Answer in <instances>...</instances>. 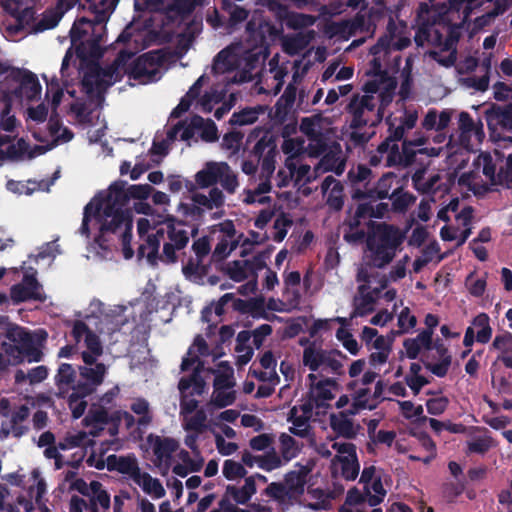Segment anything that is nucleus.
I'll return each mask as SVG.
<instances>
[{
    "mask_svg": "<svg viewBox=\"0 0 512 512\" xmlns=\"http://www.w3.org/2000/svg\"><path fill=\"white\" fill-rule=\"evenodd\" d=\"M152 187L148 184L131 185L127 189L122 183H114L107 190L96 195L85 207L80 234L94 236L97 242L107 233H120L126 259L133 255L129 246L132 220L124 210L129 198L144 200L149 197Z\"/></svg>",
    "mask_w": 512,
    "mask_h": 512,
    "instance_id": "1",
    "label": "nucleus"
},
{
    "mask_svg": "<svg viewBox=\"0 0 512 512\" xmlns=\"http://www.w3.org/2000/svg\"><path fill=\"white\" fill-rule=\"evenodd\" d=\"M134 210L145 215L137 220L139 257L146 258L150 264H155L158 259L168 263L175 262L177 252L185 248L189 242V233L185 225L174 218L152 214V208L146 202L135 203Z\"/></svg>",
    "mask_w": 512,
    "mask_h": 512,
    "instance_id": "2",
    "label": "nucleus"
},
{
    "mask_svg": "<svg viewBox=\"0 0 512 512\" xmlns=\"http://www.w3.org/2000/svg\"><path fill=\"white\" fill-rule=\"evenodd\" d=\"M396 89V81L391 77L379 78L365 85V94L354 98L349 107L353 113L352 126H374L382 120L383 110L392 99Z\"/></svg>",
    "mask_w": 512,
    "mask_h": 512,
    "instance_id": "3",
    "label": "nucleus"
},
{
    "mask_svg": "<svg viewBox=\"0 0 512 512\" xmlns=\"http://www.w3.org/2000/svg\"><path fill=\"white\" fill-rule=\"evenodd\" d=\"M454 177L461 188H466L475 195L482 194L492 186L512 181V154L509 155L506 170L502 173H496V162L490 154L481 153L469 170L460 172L458 168Z\"/></svg>",
    "mask_w": 512,
    "mask_h": 512,
    "instance_id": "4",
    "label": "nucleus"
},
{
    "mask_svg": "<svg viewBox=\"0 0 512 512\" xmlns=\"http://www.w3.org/2000/svg\"><path fill=\"white\" fill-rule=\"evenodd\" d=\"M21 127L11 106L5 104L0 111V162L6 159L22 160L32 158L50 150L53 145L35 146L31 149L24 138H17Z\"/></svg>",
    "mask_w": 512,
    "mask_h": 512,
    "instance_id": "5",
    "label": "nucleus"
},
{
    "mask_svg": "<svg viewBox=\"0 0 512 512\" xmlns=\"http://www.w3.org/2000/svg\"><path fill=\"white\" fill-rule=\"evenodd\" d=\"M256 62V52L243 44H233L217 55L212 70L217 75L228 74L221 82L243 83L251 80Z\"/></svg>",
    "mask_w": 512,
    "mask_h": 512,
    "instance_id": "6",
    "label": "nucleus"
},
{
    "mask_svg": "<svg viewBox=\"0 0 512 512\" xmlns=\"http://www.w3.org/2000/svg\"><path fill=\"white\" fill-rule=\"evenodd\" d=\"M7 337L14 343V347L3 344L6 355L0 354V370L7 365L17 364L24 360L31 363L39 362L42 359L40 342L45 339V336L32 334L19 326H11L7 331Z\"/></svg>",
    "mask_w": 512,
    "mask_h": 512,
    "instance_id": "7",
    "label": "nucleus"
},
{
    "mask_svg": "<svg viewBox=\"0 0 512 512\" xmlns=\"http://www.w3.org/2000/svg\"><path fill=\"white\" fill-rule=\"evenodd\" d=\"M417 120L418 114L413 110L404 111L398 124L388 118L390 137L378 146L376 154L371 157V164L378 165L384 162L385 166L389 167L401 163L402 155L397 141L402 139L407 131L415 127Z\"/></svg>",
    "mask_w": 512,
    "mask_h": 512,
    "instance_id": "8",
    "label": "nucleus"
},
{
    "mask_svg": "<svg viewBox=\"0 0 512 512\" xmlns=\"http://www.w3.org/2000/svg\"><path fill=\"white\" fill-rule=\"evenodd\" d=\"M404 240L403 233L392 226L379 225L367 240V258L376 268H383L396 255Z\"/></svg>",
    "mask_w": 512,
    "mask_h": 512,
    "instance_id": "9",
    "label": "nucleus"
},
{
    "mask_svg": "<svg viewBox=\"0 0 512 512\" xmlns=\"http://www.w3.org/2000/svg\"><path fill=\"white\" fill-rule=\"evenodd\" d=\"M133 53L122 51L114 64L106 69L97 65H90L84 73L82 85L87 94L99 96L109 86L118 81L126 72V59L131 58Z\"/></svg>",
    "mask_w": 512,
    "mask_h": 512,
    "instance_id": "10",
    "label": "nucleus"
},
{
    "mask_svg": "<svg viewBox=\"0 0 512 512\" xmlns=\"http://www.w3.org/2000/svg\"><path fill=\"white\" fill-rule=\"evenodd\" d=\"M212 372L215 378L213 381V392L206 406L208 411L212 407L221 409L230 406L236 400V391L234 389L236 381L230 364L226 361L220 362Z\"/></svg>",
    "mask_w": 512,
    "mask_h": 512,
    "instance_id": "11",
    "label": "nucleus"
},
{
    "mask_svg": "<svg viewBox=\"0 0 512 512\" xmlns=\"http://www.w3.org/2000/svg\"><path fill=\"white\" fill-rule=\"evenodd\" d=\"M408 27L403 23L390 21L387 26V34L382 37L378 43L371 48L373 58L371 60L375 70H380L383 65L384 57L388 51L402 50L410 44Z\"/></svg>",
    "mask_w": 512,
    "mask_h": 512,
    "instance_id": "12",
    "label": "nucleus"
},
{
    "mask_svg": "<svg viewBox=\"0 0 512 512\" xmlns=\"http://www.w3.org/2000/svg\"><path fill=\"white\" fill-rule=\"evenodd\" d=\"M196 183L206 188L219 183L229 194L235 193L239 187L236 173L226 162L209 161L195 175Z\"/></svg>",
    "mask_w": 512,
    "mask_h": 512,
    "instance_id": "13",
    "label": "nucleus"
},
{
    "mask_svg": "<svg viewBox=\"0 0 512 512\" xmlns=\"http://www.w3.org/2000/svg\"><path fill=\"white\" fill-rule=\"evenodd\" d=\"M331 122L321 115L305 117L301 120L300 131L308 138L307 146L310 156H318L325 150L331 134Z\"/></svg>",
    "mask_w": 512,
    "mask_h": 512,
    "instance_id": "14",
    "label": "nucleus"
},
{
    "mask_svg": "<svg viewBox=\"0 0 512 512\" xmlns=\"http://www.w3.org/2000/svg\"><path fill=\"white\" fill-rule=\"evenodd\" d=\"M305 478L299 472H290L283 484L273 482L265 489L268 497L276 500L281 506L288 507L304 492Z\"/></svg>",
    "mask_w": 512,
    "mask_h": 512,
    "instance_id": "15",
    "label": "nucleus"
},
{
    "mask_svg": "<svg viewBox=\"0 0 512 512\" xmlns=\"http://www.w3.org/2000/svg\"><path fill=\"white\" fill-rule=\"evenodd\" d=\"M180 135V140L190 141L198 134L206 142H214L218 139L217 127L211 120H204L199 116H195L189 123H179L168 130L169 139H174Z\"/></svg>",
    "mask_w": 512,
    "mask_h": 512,
    "instance_id": "16",
    "label": "nucleus"
},
{
    "mask_svg": "<svg viewBox=\"0 0 512 512\" xmlns=\"http://www.w3.org/2000/svg\"><path fill=\"white\" fill-rule=\"evenodd\" d=\"M147 443L153 453V464L163 476H166L173 467L174 453L179 448V442L170 437L150 435Z\"/></svg>",
    "mask_w": 512,
    "mask_h": 512,
    "instance_id": "17",
    "label": "nucleus"
},
{
    "mask_svg": "<svg viewBox=\"0 0 512 512\" xmlns=\"http://www.w3.org/2000/svg\"><path fill=\"white\" fill-rule=\"evenodd\" d=\"M307 382L309 401L316 407H326L328 402L334 399L340 391V385L336 379L321 374H308Z\"/></svg>",
    "mask_w": 512,
    "mask_h": 512,
    "instance_id": "18",
    "label": "nucleus"
},
{
    "mask_svg": "<svg viewBox=\"0 0 512 512\" xmlns=\"http://www.w3.org/2000/svg\"><path fill=\"white\" fill-rule=\"evenodd\" d=\"M332 448L336 451L332 461L333 471L340 473L347 480H354L360 470L355 446L352 443L334 441Z\"/></svg>",
    "mask_w": 512,
    "mask_h": 512,
    "instance_id": "19",
    "label": "nucleus"
},
{
    "mask_svg": "<svg viewBox=\"0 0 512 512\" xmlns=\"http://www.w3.org/2000/svg\"><path fill=\"white\" fill-rule=\"evenodd\" d=\"M92 322H94V318L91 317L88 318V323L77 321L72 331L77 344L81 345V343H83L85 347L81 353L84 363H91L93 360H98L103 353V347L99 337L89 326Z\"/></svg>",
    "mask_w": 512,
    "mask_h": 512,
    "instance_id": "20",
    "label": "nucleus"
},
{
    "mask_svg": "<svg viewBox=\"0 0 512 512\" xmlns=\"http://www.w3.org/2000/svg\"><path fill=\"white\" fill-rule=\"evenodd\" d=\"M205 0H135L137 10H152L166 13L170 18L190 13Z\"/></svg>",
    "mask_w": 512,
    "mask_h": 512,
    "instance_id": "21",
    "label": "nucleus"
},
{
    "mask_svg": "<svg viewBox=\"0 0 512 512\" xmlns=\"http://www.w3.org/2000/svg\"><path fill=\"white\" fill-rule=\"evenodd\" d=\"M302 361L304 366L308 367L312 373L319 370L335 373L342 366L333 351L322 349L315 344H309L305 347Z\"/></svg>",
    "mask_w": 512,
    "mask_h": 512,
    "instance_id": "22",
    "label": "nucleus"
},
{
    "mask_svg": "<svg viewBox=\"0 0 512 512\" xmlns=\"http://www.w3.org/2000/svg\"><path fill=\"white\" fill-rule=\"evenodd\" d=\"M211 240H217L218 243L213 251V257L222 260L228 257L236 248L238 239L236 229L232 221L225 220L210 229Z\"/></svg>",
    "mask_w": 512,
    "mask_h": 512,
    "instance_id": "23",
    "label": "nucleus"
},
{
    "mask_svg": "<svg viewBox=\"0 0 512 512\" xmlns=\"http://www.w3.org/2000/svg\"><path fill=\"white\" fill-rule=\"evenodd\" d=\"M459 142L467 151L474 150L485 137L481 120H473L467 112H461L458 120Z\"/></svg>",
    "mask_w": 512,
    "mask_h": 512,
    "instance_id": "24",
    "label": "nucleus"
},
{
    "mask_svg": "<svg viewBox=\"0 0 512 512\" xmlns=\"http://www.w3.org/2000/svg\"><path fill=\"white\" fill-rule=\"evenodd\" d=\"M10 296L16 303L28 300L44 301L46 299L42 285L36 279V271L32 268L25 272L20 283L11 287Z\"/></svg>",
    "mask_w": 512,
    "mask_h": 512,
    "instance_id": "25",
    "label": "nucleus"
},
{
    "mask_svg": "<svg viewBox=\"0 0 512 512\" xmlns=\"http://www.w3.org/2000/svg\"><path fill=\"white\" fill-rule=\"evenodd\" d=\"M198 405V400H189L187 396L180 403L179 414L184 431L203 432L206 428L207 413L204 409H197Z\"/></svg>",
    "mask_w": 512,
    "mask_h": 512,
    "instance_id": "26",
    "label": "nucleus"
},
{
    "mask_svg": "<svg viewBox=\"0 0 512 512\" xmlns=\"http://www.w3.org/2000/svg\"><path fill=\"white\" fill-rule=\"evenodd\" d=\"M90 440L88 439L87 432L77 431L69 433L66 437L60 441L57 447H48L44 450L46 458L55 460V468L60 469L69 461L64 458L61 451L70 450L76 447H81L87 444Z\"/></svg>",
    "mask_w": 512,
    "mask_h": 512,
    "instance_id": "27",
    "label": "nucleus"
},
{
    "mask_svg": "<svg viewBox=\"0 0 512 512\" xmlns=\"http://www.w3.org/2000/svg\"><path fill=\"white\" fill-rule=\"evenodd\" d=\"M180 392V403L183 402L184 397L189 400H196L195 396H201L207 390L205 379L200 375L199 365L193 367V372L188 376H183L178 383Z\"/></svg>",
    "mask_w": 512,
    "mask_h": 512,
    "instance_id": "28",
    "label": "nucleus"
},
{
    "mask_svg": "<svg viewBox=\"0 0 512 512\" xmlns=\"http://www.w3.org/2000/svg\"><path fill=\"white\" fill-rule=\"evenodd\" d=\"M134 74L146 81H156L161 77L160 56L158 53H148L136 60Z\"/></svg>",
    "mask_w": 512,
    "mask_h": 512,
    "instance_id": "29",
    "label": "nucleus"
},
{
    "mask_svg": "<svg viewBox=\"0 0 512 512\" xmlns=\"http://www.w3.org/2000/svg\"><path fill=\"white\" fill-rule=\"evenodd\" d=\"M33 0H2L4 9L9 12L16 20L14 27L8 28L11 33H17L24 23L28 22L33 15L31 3Z\"/></svg>",
    "mask_w": 512,
    "mask_h": 512,
    "instance_id": "30",
    "label": "nucleus"
},
{
    "mask_svg": "<svg viewBox=\"0 0 512 512\" xmlns=\"http://www.w3.org/2000/svg\"><path fill=\"white\" fill-rule=\"evenodd\" d=\"M194 454L195 457L192 458L186 450L178 448L174 453L172 471L181 477H185L191 472L198 471L203 464V459L199 456V453Z\"/></svg>",
    "mask_w": 512,
    "mask_h": 512,
    "instance_id": "31",
    "label": "nucleus"
},
{
    "mask_svg": "<svg viewBox=\"0 0 512 512\" xmlns=\"http://www.w3.org/2000/svg\"><path fill=\"white\" fill-rule=\"evenodd\" d=\"M393 339L380 336L373 341V346L369 348L372 351L369 356V363L374 369H378L387 363L392 351Z\"/></svg>",
    "mask_w": 512,
    "mask_h": 512,
    "instance_id": "32",
    "label": "nucleus"
},
{
    "mask_svg": "<svg viewBox=\"0 0 512 512\" xmlns=\"http://www.w3.org/2000/svg\"><path fill=\"white\" fill-rule=\"evenodd\" d=\"M132 482L152 499H160L165 496L166 491L160 480L152 477L148 472L141 470Z\"/></svg>",
    "mask_w": 512,
    "mask_h": 512,
    "instance_id": "33",
    "label": "nucleus"
},
{
    "mask_svg": "<svg viewBox=\"0 0 512 512\" xmlns=\"http://www.w3.org/2000/svg\"><path fill=\"white\" fill-rule=\"evenodd\" d=\"M107 372L108 366L97 362V360H93L91 363H84L83 366L79 367L81 377L87 382L85 385L92 388V390L103 383Z\"/></svg>",
    "mask_w": 512,
    "mask_h": 512,
    "instance_id": "34",
    "label": "nucleus"
},
{
    "mask_svg": "<svg viewBox=\"0 0 512 512\" xmlns=\"http://www.w3.org/2000/svg\"><path fill=\"white\" fill-rule=\"evenodd\" d=\"M376 296L365 285H359L358 294L354 298L352 317H362L372 313L375 309Z\"/></svg>",
    "mask_w": 512,
    "mask_h": 512,
    "instance_id": "35",
    "label": "nucleus"
},
{
    "mask_svg": "<svg viewBox=\"0 0 512 512\" xmlns=\"http://www.w3.org/2000/svg\"><path fill=\"white\" fill-rule=\"evenodd\" d=\"M19 76V96L27 101L40 98L42 89L37 76L28 71L19 72Z\"/></svg>",
    "mask_w": 512,
    "mask_h": 512,
    "instance_id": "36",
    "label": "nucleus"
},
{
    "mask_svg": "<svg viewBox=\"0 0 512 512\" xmlns=\"http://www.w3.org/2000/svg\"><path fill=\"white\" fill-rule=\"evenodd\" d=\"M53 182H47L45 180H27V181H16L9 180L6 183V188L13 194L16 195H32L36 191H49L50 186Z\"/></svg>",
    "mask_w": 512,
    "mask_h": 512,
    "instance_id": "37",
    "label": "nucleus"
},
{
    "mask_svg": "<svg viewBox=\"0 0 512 512\" xmlns=\"http://www.w3.org/2000/svg\"><path fill=\"white\" fill-rule=\"evenodd\" d=\"M315 171L320 173L334 171L336 174H341L344 171V161L340 147H332L315 166Z\"/></svg>",
    "mask_w": 512,
    "mask_h": 512,
    "instance_id": "38",
    "label": "nucleus"
},
{
    "mask_svg": "<svg viewBox=\"0 0 512 512\" xmlns=\"http://www.w3.org/2000/svg\"><path fill=\"white\" fill-rule=\"evenodd\" d=\"M310 416L304 406L294 407L290 411V432L299 437H307L310 433Z\"/></svg>",
    "mask_w": 512,
    "mask_h": 512,
    "instance_id": "39",
    "label": "nucleus"
},
{
    "mask_svg": "<svg viewBox=\"0 0 512 512\" xmlns=\"http://www.w3.org/2000/svg\"><path fill=\"white\" fill-rule=\"evenodd\" d=\"M322 192L331 208L339 210L342 207L343 188L339 181L332 176L326 177L322 184Z\"/></svg>",
    "mask_w": 512,
    "mask_h": 512,
    "instance_id": "40",
    "label": "nucleus"
},
{
    "mask_svg": "<svg viewBox=\"0 0 512 512\" xmlns=\"http://www.w3.org/2000/svg\"><path fill=\"white\" fill-rule=\"evenodd\" d=\"M330 426L334 432L344 438H354L360 430L359 425H356L343 412L330 416Z\"/></svg>",
    "mask_w": 512,
    "mask_h": 512,
    "instance_id": "41",
    "label": "nucleus"
},
{
    "mask_svg": "<svg viewBox=\"0 0 512 512\" xmlns=\"http://www.w3.org/2000/svg\"><path fill=\"white\" fill-rule=\"evenodd\" d=\"M427 139L422 135H416L414 139L403 142V154L406 157L407 161H410L411 158L417 153L426 154L428 156H438L440 154L441 149L439 148H426L424 147Z\"/></svg>",
    "mask_w": 512,
    "mask_h": 512,
    "instance_id": "42",
    "label": "nucleus"
},
{
    "mask_svg": "<svg viewBox=\"0 0 512 512\" xmlns=\"http://www.w3.org/2000/svg\"><path fill=\"white\" fill-rule=\"evenodd\" d=\"M285 167L289 170V177H293L296 183H307L316 179L320 172H316L315 168L312 170L309 165L298 164L296 159L287 158Z\"/></svg>",
    "mask_w": 512,
    "mask_h": 512,
    "instance_id": "43",
    "label": "nucleus"
},
{
    "mask_svg": "<svg viewBox=\"0 0 512 512\" xmlns=\"http://www.w3.org/2000/svg\"><path fill=\"white\" fill-rule=\"evenodd\" d=\"M440 179L441 177L438 173L430 172L426 168L417 170L412 176L415 188L423 193H430L436 190Z\"/></svg>",
    "mask_w": 512,
    "mask_h": 512,
    "instance_id": "44",
    "label": "nucleus"
},
{
    "mask_svg": "<svg viewBox=\"0 0 512 512\" xmlns=\"http://www.w3.org/2000/svg\"><path fill=\"white\" fill-rule=\"evenodd\" d=\"M108 421V415L106 410L99 406L90 409L83 422L86 428H88V435L97 436L104 429Z\"/></svg>",
    "mask_w": 512,
    "mask_h": 512,
    "instance_id": "45",
    "label": "nucleus"
},
{
    "mask_svg": "<svg viewBox=\"0 0 512 512\" xmlns=\"http://www.w3.org/2000/svg\"><path fill=\"white\" fill-rule=\"evenodd\" d=\"M467 328L473 330L478 343L486 344L492 338L493 329L490 323V317L486 313L482 312L477 314Z\"/></svg>",
    "mask_w": 512,
    "mask_h": 512,
    "instance_id": "46",
    "label": "nucleus"
},
{
    "mask_svg": "<svg viewBox=\"0 0 512 512\" xmlns=\"http://www.w3.org/2000/svg\"><path fill=\"white\" fill-rule=\"evenodd\" d=\"M193 202L199 208L212 210L224 205L225 196L219 188H212L208 194L196 193L193 195Z\"/></svg>",
    "mask_w": 512,
    "mask_h": 512,
    "instance_id": "47",
    "label": "nucleus"
},
{
    "mask_svg": "<svg viewBox=\"0 0 512 512\" xmlns=\"http://www.w3.org/2000/svg\"><path fill=\"white\" fill-rule=\"evenodd\" d=\"M225 272L235 282H242L255 274L253 264L246 260L228 263L225 267Z\"/></svg>",
    "mask_w": 512,
    "mask_h": 512,
    "instance_id": "48",
    "label": "nucleus"
},
{
    "mask_svg": "<svg viewBox=\"0 0 512 512\" xmlns=\"http://www.w3.org/2000/svg\"><path fill=\"white\" fill-rule=\"evenodd\" d=\"M110 463L115 470L125 475L131 481L141 471L138 461L134 456H114L110 459Z\"/></svg>",
    "mask_w": 512,
    "mask_h": 512,
    "instance_id": "49",
    "label": "nucleus"
},
{
    "mask_svg": "<svg viewBox=\"0 0 512 512\" xmlns=\"http://www.w3.org/2000/svg\"><path fill=\"white\" fill-rule=\"evenodd\" d=\"M55 380L61 395L68 393L70 389L77 390V387L74 386L75 371L70 364L64 363L59 367Z\"/></svg>",
    "mask_w": 512,
    "mask_h": 512,
    "instance_id": "50",
    "label": "nucleus"
},
{
    "mask_svg": "<svg viewBox=\"0 0 512 512\" xmlns=\"http://www.w3.org/2000/svg\"><path fill=\"white\" fill-rule=\"evenodd\" d=\"M487 123L491 130H495L498 126L512 130V109L495 108L486 113Z\"/></svg>",
    "mask_w": 512,
    "mask_h": 512,
    "instance_id": "51",
    "label": "nucleus"
},
{
    "mask_svg": "<svg viewBox=\"0 0 512 512\" xmlns=\"http://www.w3.org/2000/svg\"><path fill=\"white\" fill-rule=\"evenodd\" d=\"M212 354L209 350L208 344L205 339L201 336H197L189 348L188 357L184 358L181 364V369L183 371L188 370L195 364L196 358L198 356H208Z\"/></svg>",
    "mask_w": 512,
    "mask_h": 512,
    "instance_id": "52",
    "label": "nucleus"
},
{
    "mask_svg": "<svg viewBox=\"0 0 512 512\" xmlns=\"http://www.w3.org/2000/svg\"><path fill=\"white\" fill-rule=\"evenodd\" d=\"M227 493L239 504H245L256 493L255 477H247L240 488L228 486Z\"/></svg>",
    "mask_w": 512,
    "mask_h": 512,
    "instance_id": "53",
    "label": "nucleus"
},
{
    "mask_svg": "<svg viewBox=\"0 0 512 512\" xmlns=\"http://www.w3.org/2000/svg\"><path fill=\"white\" fill-rule=\"evenodd\" d=\"M450 120V111L444 110L438 113L436 110L432 109L425 115L422 126L427 130H443L449 125Z\"/></svg>",
    "mask_w": 512,
    "mask_h": 512,
    "instance_id": "54",
    "label": "nucleus"
},
{
    "mask_svg": "<svg viewBox=\"0 0 512 512\" xmlns=\"http://www.w3.org/2000/svg\"><path fill=\"white\" fill-rule=\"evenodd\" d=\"M92 392V388H89L87 385H81L77 387L68 399L69 407L72 411L74 418H79L83 415L87 403L84 400L85 395Z\"/></svg>",
    "mask_w": 512,
    "mask_h": 512,
    "instance_id": "55",
    "label": "nucleus"
},
{
    "mask_svg": "<svg viewBox=\"0 0 512 512\" xmlns=\"http://www.w3.org/2000/svg\"><path fill=\"white\" fill-rule=\"evenodd\" d=\"M250 339L249 332L242 331L237 335V344L235 347L236 364L239 366L246 365L253 356V349L248 345Z\"/></svg>",
    "mask_w": 512,
    "mask_h": 512,
    "instance_id": "56",
    "label": "nucleus"
},
{
    "mask_svg": "<svg viewBox=\"0 0 512 512\" xmlns=\"http://www.w3.org/2000/svg\"><path fill=\"white\" fill-rule=\"evenodd\" d=\"M235 307L242 312L250 313L253 317L261 318L266 316V302L264 297L258 296L247 301L238 300Z\"/></svg>",
    "mask_w": 512,
    "mask_h": 512,
    "instance_id": "57",
    "label": "nucleus"
},
{
    "mask_svg": "<svg viewBox=\"0 0 512 512\" xmlns=\"http://www.w3.org/2000/svg\"><path fill=\"white\" fill-rule=\"evenodd\" d=\"M472 13L473 11L466 17V12L464 11V20L461 25V27L466 26L467 30L470 32V35L475 34L482 30L484 27L490 25L496 19V17L500 15L496 14V11L491 10L479 17H476L473 22H468V18Z\"/></svg>",
    "mask_w": 512,
    "mask_h": 512,
    "instance_id": "58",
    "label": "nucleus"
},
{
    "mask_svg": "<svg viewBox=\"0 0 512 512\" xmlns=\"http://www.w3.org/2000/svg\"><path fill=\"white\" fill-rule=\"evenodd\" d=\"M270 190V182L266 180L260 183L255 190L245 191L243 202L246 204H266L270 201V197L267 195Z\"/></svg>",
    "mask_w": 512,
    "mask_h": 512,
    "instance_id": "59",
    "label": "nucleus"
},
{
    "mask_svg": "<svg viewBox=\"0 0 512 512\" xmlns=\"http://www.w3.org/2000/svg\"><path fill=\"white\" fill-rule=\"evenodd\" d=\"M205 81V76H201L198 78V80L194 83V85L190 88V90L187 92V94L181 99L178 106L172 111L171 117H179L182 113L186 112L191 102L198 96L199 90L201 86L203 85Z\"/></svg>",
    "mask_w": 512,
    "mask_h": 512,
    "instance_id": "60",
    "label": "nucleus"
},
{
    "mask_svg": "<svg viewBox=\"0 0 512 512\" xmlns=\"http://www.w3.org/2000/svg\"><path fill=\"white\" fill-rule=\"evenodd\" d=\"M88 497L91 512H100L101 509L107 510L110 507V497L100 483H98V489H94Z\"/></svg>",
    "mask_w": 512,
    "mask_h": 512,
    "instance_id": "61",
    "label": "nucleus"
},
{
    "mask_svg": "<svg viewBox=\"0 0 512 512\" xmlns=\"http://www.w3.org/2000/svg\"><path fill=\"white\" fill-rule=\"evenodd\" d=\"M263 112L264 108L262 106L246 108L240 112L233 113L230 118V123L239 126L249 125L254 123Z\"/></svg>",
    "mask_w": 512,
    "mask_h": 512,
    "instance_id": "62",
    "label": "nucleus"
},
{
    "mask_svg": "<svg viewBox=\"0 0 512 512\" xmlns=\"http://www.w3.org/2000/svg\"><path fill=\"white\" fill-rule=\"evenodd\" d=\"M364 490L365 496L367 497V503L370 506H377L380 504L387 494L381 479H374L372 483L364 486Z\"/></svg>",
    "mask_w": 512,
    "mask_h": 512,
    "instance_id": "63",
    "label": "nucleus"
},
{
    "mask_svg": "<svg viewBox=\"0 0 512 512\" xmlns=\"http://www.w3.org/2000/svg\"><path fill=\"white\" fill-rule=\"evenodd\" d=\"M375 400L371 396V391L368 388H359L353 397V409L351 414H356L359 410L375 408Z\"/></svg>",
    "mask_w": 512,
    "mask_h": 512,
    "instance_id": "64",
    "label": "nucleus"
}]
</instances>
